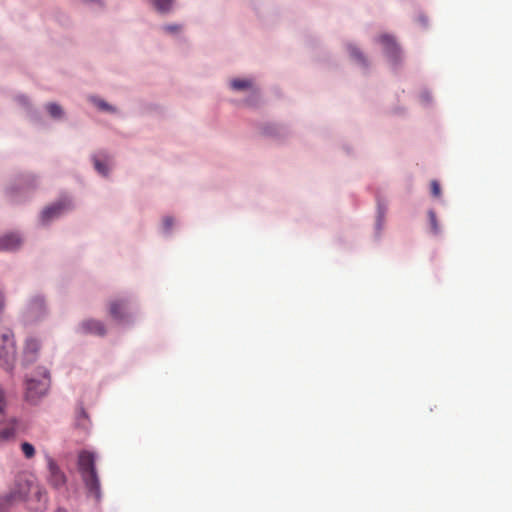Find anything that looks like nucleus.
<instances>
[{"label": "nucleus", "mask_w": 512, "mask_h": 512, "mask_svg": "<svg viewBox=\"0 0 512 512\" xmlns=\"http://www.w3.org/2000/svg\"><path fill=\"white\" fill-rule=\"evenodd\" d=\"M384 215V211H382L381 207H379V217L382 218Z\"/></svg>", "instance_id": "nucleus-29"}, {"label": "nucleus", "mask_w": 512, "mask_h": 512, "mask_svg": "<svg viewBox=\"0 0 512 512\" xmlns=\"http://www.w3.org/2000/svg\"><path fill=\"white\" fill-rule=\"evenodd\" d=\"M80 330L85 334H94L98 336H104L106 328L103 322L95 319H88L80 324Z\"/></svg>", "instance_id": "nucleus-7"}, {"label": "nucleus", "mask_w": 512, "mask_h": 512, "mask_svg": "<svg viewBox=\"0 0 512 512\" xmlns=\"http://www.w3.org/2000/svg\"><path fill=\"white\" fill-rule=\"evenodd\" d=\"M21 244V239L16 234H7L0 238V251H12Z\"/></svg>", "instance_id": "nucleus-13"}, {"label": "nucleus", "mask_w": 512, "mask_h": 512, "mask_svg": "<svg viewBox=\"0 0 512 512\" xmlns=\"http://www.w3.org/2000/svg\"><path fill=\"white\" fill-rule=\"evenodd\" d=\"M45 302L41 296L33 297L27 307V316L31 320L40 318L45 313Z\"/></svg>", "instance_id": "nucleus-6"}, {"label": "nucleus", "mask_w": 512, "mask_h": 512, "mask_svg": "<svg viewBox=\"0 0 512 512\" xmlns=\"http://www.w3.org/2000/svg\"><path fill=\"white\" fill-rule=\"evenodd\" d=\"M17 421L15 418L9 419L4 427L0 429V446L10 439L14 438L16 433Z\"/></svg>", "instance_id": "nucleus-11"}, {"label": "nucleus", "mask_w": 512, "mask_h": 512, "mask_svg": "<svg viewBox=\"0 0 512 512\" xmlns=\"http://www.w3.org/2000/svg\"><path fill=\"white\" fill-rule=\"evenodd\" d=\"M348 49L351 57H353L357 62L365 64L364 56L357 47L349 45Z\"/></svg>", "instance_id": "nucleus-21"}, {"label": "nucleus", "mask_w": 512, "mask_h": 512, "mask_svg": "<svg viewBox=\"0 0 512 512\" xmlns=\"http://www.w3.org/2000/svg\"><path fill=\"white\" fill-rule=\"evenodd\" d=\"M69 206L67 201H60L51 206L46 207L41 214V219L44 223L60 216L64 210Z\"/></svg>", "instance_id": "nucleus-8"}, {"label": "nucleus", "mask_w": 512, "mask_h": 512, "mask_svg": "<svg viewBox=\"0 0 512 512\" xmlns=\"http://www.w3.org/2000/svg\"><path fill=\"white\" fill-rule=\"evenodd\" d=\"M21 450L26 458L31 459L35 455V448L32 444L28 442H23L21 444Z\"/></svg>", "instance_id": "nucleus-20"}, {"label": "nucleus", "mask_w": 512, "mask_h": 512, "mask_svg": "<svg viewBox=\"0 0 512 512\" xmlns=\"http://www.w3.org/2000/svg\"><path fill=\"white\" fill-rule=\"evenodd\" d=\"M41 344L40 341L35 337H28L24 347V358L27 362H33L38 355Z\"/></svg>", "instance_id": "nucleus-9"}, {"label": "nucleus", "mask_w": 512, "mask_h": 512, "mask_svg": "<svg viewBox=\"0 0 512 512\" xmlns=\"http://www.w3.org/2000/svg\"><path fill=\"white\" fill-rule=\"evenodd\" d=\"M36 494L39 496V498L41 497L42 493L41 491L37 488V491H36Z\"/></svg>", "instance_id": "nucleus-30"}, {"label": "nucleus", "mask_w": 512, "mask_h": 512, "mask_svg": "<svg viewBox=\"0 0 512 512\" xmlns=\"http://www.w3.org/2000/svg\"><path fill=\"white\" fill-rule=\"evenodd\" d=\"M15 359V344L9 332L0 334V365L9 370Z\"/></svg>", "instance_id": "nucleus-3"}, {"label": "nucleus", "mask_w": 512, "mask_h": 512, "mask_svg": "<svg viewBox=\"0 0 512 512\" xmlns=\"http://www.w3.org/2000/svg\"><path fill=\"white\" fill-rule=\"evenodd\" d=\"M17 421L15 418L9 419L4 427L0 429V446L10 439L14 438L16 433Z\"/></svg>", "instance_id": "nucleus-12"}, {"label": "nucleus", "mask_w": 512, "mask_h": 512, "mask_svg": "<svg viewBox=\"0 0 512 512\" xmlns=\"http://www.w3.org/2000/svg\"><path fill=\"white\" fill-rule=\"evenodd\" d=\"M380 42L385 46L387 52L394 53L398 50L394 39L389 35H382Z\"/></svg>", "instance_id": "nucleus-15"}, {"label": "nucleus", "mask_w": 512, "mask_h": 512, "mask_svg": "<svg viewBox=\"0 0 512 512\" xmlns=\"http://www.w3.org/2000/svg\"><path fill=\"white\" fill-rule=\"evenodd\" d=\"M428 217H429V222H430V227H431L432 233L435 235L439 234L440 227H439L435 212L430 210L428 212Z\"/></svg>", "instance_id": "nucleus-19"}, {"label": "nucleus", "mask_w": 512, "mask_h": 512, "mask_svg": "<svg viewBox=\"0 0 512 512\" xmlns=\"http://www.w3.org/2000/svg\"><path fill=\"white\" fill-rule=\"evenodd\" d=\"M76 426L85 431L88 430L90 427V419H89L87 413L85 412V410L83 409V407H80L77 410Z\"/></svg>", "instance_id": "nucleus-14"}, {"label": "nucleus", "mask_w": 512, "mask_h": 512, "mask_svg": "<svg viewBox=\"0 0 512 512\" xmlns=\"http://www.w3.org/2000/svg\"><path fill=\"white\" fill-rule=\"evenodd\" d=\"M127 302L124 299L113 300L109 303V313L112 318L122 320L126 316Z\"/></svg>", "instance_id": "nucleus-10"}, {"label": "nucleus", "mask_w": 512, "mask_h": 512, "mask_svg": "<svg viewBox=\"0 0 512 512\" xmlns=\"http://www.w3.org/2000/svg\"><path fill=\"white\" fill-rule=\"evenodd\" d=\"M251 85V81L247 79H234L231 81V87L234 90H244L250 88Z\"/></svg>", "instance_id": "nucleus-17"}, {"label": "nucleus", "mask_w": 512, "mask_h": 512, "mask_svg": "<svg viewBox=\"0 0 512 512\" xmlns=\"http://www.w3.org/2000/svg\"><path fill=\"white\" fill-rule=\"evenodd\" d=\"M46 108L53 118H61L63 115V110L58 104L49 103Z\"/></svg>", "instance_id": "nucleus-18"}, {"label": "nucleus", "mask_w": 512, "mask_h": 512, "mask_svg": "<svg viewBox=\"0 0 512 512\" xmlns=\"http://www.w3.org/2000/svg\"><path fill=\"white\" fill-rule=\"evenodd\" d=\"M19 101L23 104H26V98L24 96L19 97Z\"/></svg>", "instance_id": "nucleus-28"}, {"label": "nucleus", "mask_w": 512, "mask_h": 512, "mask_svg": "<svg viewBox=\"0 0 512 512\" xmlns=\"http://www.w3.org/2000/svg\"><path fill=\"white\" fill-rule=\"evenodd\" d=\"M56 512H67V511L64 509H58Z\"/></svg>", "instance_id": "nucleus-31"}, {"label": "nucleus", "mask_w": 512, "mask_h": 512, "mask_svg": "<svg viewBox=\"0 0 512 512\" xmlns=\"http://www.w3.org/2000/svg\"><path fill=\"white\" fill-rule=\"evenodd\" d=\"M33 486L32 480L26 475H19L15 479L14 487L6 497L7 503L26 499Z\"/></svg>", "instance_id": "nucleus-4"}, {"label": "nucleus", "mask_w": 512, "mask_h": 512, "mask_svg": "<svg viewBox=\"0 0 512 512\" xmlns=\"http://www.w3.org/2000/svg\"><path fill=\"white\" fill-rule=\"evenodd\" d=\"M48 472V482L53 488L59 489L66 484V476L64 472L52 459H49L48 461Z\"/></svg>", "instance_id": "nucleus-5"}, {"label": "nucleus", "mask_w": 512, "mask_h": 512, "mask_svg": "<svg viewBox=\"0 0 512 512\" xmlns=\"http://www.w3.org/2000/svg\"><path fill=\"white\" fill-rule=\"evenodd\" d=\"M173 2L174 0H153V4L156 9L162 13L168 12Z\"/></svg>", "instance_id": "nucleus-16"}, {"label": "nucleus", "mask_w": 512, "mask_h": 512, "mask_svg": "<svg viewBox=\"0 0 512 512\" xmlns=\"http://www.w3.org/2000/svg\"><path fill=\"white\" fill-rule=\"evenodd\" d=\"M164 30L170 33H174L179 31V27L177 25H168L164 27Z\"/></svg>", "instance_id": "nucleus-26"}, {"label": "nucleus", "mask_w": 512, "mask_h": 512, "mask_svg": "<svg viewBox=\"0 0 512 512\" xmlns=\"http://www.w3.org/2000/svg\"><path fill=\"white\" fill-rule=\"evenodd\" d=\"M94 167L95 169L102 175L106 176L108 174V168L106 164L101 162L96 156L93 157Z\"/></svg>", "instance_id": "nucleus-22"}, {"label": "nucleus", "mask_w": 512, "mask_h": 512, "mask_svg": "<svg viewBox=\"0 0 512 512\" xmlns=\"http://www.w3.org/2000/svg\"><path fill=\"white\" fill-rule=\"evenodd\" d=\"M78 469L89 496L99 501L101 498L100 481L95 468L93 453L81 451L78 455Z\"/></svg>", "instance_id": "nucleus-1"}, {"label": "nucleus", "mask_w": 512, "mask_h": 512, "mask_svg": "<svg viewBox=\"0 0 512 512\" xmlns=\"http://www.w3.org/2000/svg\"><path fill=\"white\" fill-rule=\"evenodd\" d=\"M50 378L49 372L42 369L41 379L29 378L26 381V398L28 401L35 403L43 397L49 388Z\"/></svg>", "instance_id": "nucleus-2"}, {"label": "nucleus", "mask_w": 512, "mask_h": 512, "mask_svg": "<svg viewBox=\"0 0 512 512\" xmlns=\"http://www.w3.org/2000/svg\"><path fill=\"white\" fill-rule=\"evenodd\" d=\"M431 194L436 197V198H439L441 196V188H440V184L438 183V181L436 180H433L431 181Z\"/></svg>", "instance_id": "nucleus-23"}, {"label": "nucleus", "mask_w": 512, "mask_h": 512, "mask_svg": "<svg viewBox=\"0 0 512 512\" xmlns=\"http://www.w3.org/2000/svg\"><path fill=\"white\" fill-rule=\"evenodd\" d=\"M4 295H3V292L0 290V313L2 312L3 308H4Z\"/></svg>", "instance_id": "nucleus-27"}, {"label": "nucleus", "mask_w": 512, "mask_h": 512, "mask_svg": "<svg viewBox=\"0 0 512 512\" xmlns=\"http://www.w3.org/2000/svg\"><path fill=\"white\" fill-rule=\"evenodd\" d=\"M163 225L166 230H170L173 226V218L172 217H166L163 220Z\"/></svg>", "instance_id": "nucleus-25"}, {"label": "nucleus", "mask_w": 512, "mask_h": 512, "mask_svg": "<svg viewBox=\"0 0 512 512\" xmlns=\"http://www.w3.org/2000/svg\"><path fill=\"white\" fill-rule=\"evenodd\" d=\"M93 101L97 105V107H99L102 110L111 111V112L114 111L113 107H111L108 103H106L105 101H103L101 99H94Z\"/></svg>", "instance_id": "nucleus-24"}]
</instances>
